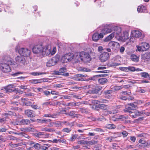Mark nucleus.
Masks as SVG:
<instances>
[{
	"mask_svg": "<svg viewBox=\"0 0 150 150\" xmlns=\"http://www.w3.org/2000/svg\"><path fill=\"white\" fill-rule=\"evenodd\" d=\"M14 64V62L11 59L7 60V63H3L0 65V68L2 71L4 73L9 72L11 71V68L10 65Z\"/></svg>",
	"mask_w": 150,
	"mask_h": 150,
	"instance_id": "nucleus-1",
	"label": "nucleus"
},
{
	"mask_svg": "<svg viewBox=\"0 0 150 150\" xmlns=\"http://www.w3.org/2000/svg\"><path fill=\"white\" fill-rule=\"evenodd\" d=\"M77 54L81 58V59L85 63L88 62L91 60V58L89 53L82 51L78 52Z\"/></svg>",
	"mask_w": 150,
	"mask_h": 150,
	"instance_id": "nucleus-2",
	"label": "nucleus"
},
{
	"mask_svg": "<svg viewBox=\"0 0 150 150\" xmlns=\"http://www.w3.org/2000/svg\"><path fill=\"white\" fill-rule=\"evenodd\" d=\"M113 29L114 30L113 33L111 34L105 38V42H108L110 40L114 37L115 34L119 35L121 33V29L120 27L114 26L113 27Z\"/></svg>",
	"mask_w": 150,
	"mask_h": 150,
	"instance_id": "nucleus-3",
	"label": "nucleus"
},
{
	"mask_svg": "<svg viewBox=\"0 0 150 150\" xmlns=\"http://www.w3.org/2000/svg\"><path fill=\"white\" fill-rule=\"evenodd\" d=\"M137 104L136 103H131L125 106L124 110L125 112H128L132 113V110H136L137 108Z\"/></svg>",
	"mask_w": 150,
	"mask_h": 150,
	"instance_id": "nucleus-4",
	"label": "nucleus"
},
{
	"mask_svg": "<svg viewBox=\"0 0 150 150\" xmlns=\"http://www.w3.org/2000/svg\"><path fill=\"white\" fill-rule=\"evenodd\" d=\"M59 60V57L58 55H56L55 57L52 58L47 63V66L51 67L55 65Z\"/></svg>",
	"mask_w": 150,
	"mask_h": 150,
	"instance_id": "nucleus-5",
	"label": "nucleus"
},
{
	"mask_svg": "<svg viewBox=\"0 0 150 150\" xmlns=\"http://www.w3.org/2000/svg\"><path fill=\"white\" fill-rule=\"evenodd\" d=\"M18 52L21 56L24 57L29 56L30 54V51L27 48H21L20 49Z\"/></svg>",
	"mask_w": 150,
	"mask_h": 150,
	"instance_id": "nucleus-6",
	"label": "nucleus"
},
{
	"mask_svg": "<svg viewBox=\"0 0 150 150\" xmlns=\"http://www.w3.org/2000/svg\"><path fill=\"white\" fill-rule=\"evenodd\" d=\"M51 53V48L48 45H46L41 50V54L43 56L49 55Z\"/></svg>",
	"mask_w": 150,
	"mask_h": 150,
	"instance_id": "nucleus-7",
	"label": "nucleus"
},
{
	"mask_svg": "<svg viewBox=\"0 0 150 150\" xmlns=\"http://www.w3.org/2000/svg\"><path fill=\"white\" fill-rule=\"evenodd\" d=\"M110 57V55L108 53L104 52L100 56V59L101 62H105L108 60Z\"/></svg>",
	"mask_w": 150,
	"mask_h": 150,
	"instance_id": "nucleus-8",
	"label": "nucleus"
},
{
	"mask_svg": "<svg viewBox=\"0 0 150 150\" xmlns=\"http://www.w3.org/2000/svg\"><path fill=\"white\" fill-rule=\"evenodd\" d=\"M42 49V45H38L35 46L33 48L32 50L34 53L40 54H41V50Z\"/></svg>",
	"mask_w": 150,
	"mask_h": 150,
	"instance_id": "nucleus-9",
	"label": "nucleus"
},
{
	"mask_svg": "<svg viewBox=\"0 0 150 150\" xmlns=\"http://www.w3.org/2000/svg\"><path fill=\"white\" fill-rule=\"evenodd\" d=\"M109 46L112 49L116 50L119 47L120 45L117 42L111 41L109 43Z\"/></svg>",
	"mask_w": 150,
	"mask_h": 150,
	"instance_id": "nucleus-10",
	"label": "nucleus"
},
{
	"mask_svg": "<svg viewBox=\"0 0 150 150\" xmlns=\"http://www.w3.org/2000/svg\"><path fill=\"white\" fill-rule=\"evenodd\" d=\"M142 35V33L139 31L133 30L131 32V37L132 38H139L141 37Z\"/></svg>",
	"mask_w": 150,
	"mask_h": 150,
	"instance_id": "nucleus-11",
	"label": "nucleus"
},
{
	"mask_svg": "<svg viewBox=\"0 0 150 150\" xmlns=\"http://www.w3.org/2000/svg\"><path fill=\"white\" fill-rule=\"evenodd\" d=\"M112 92V91L111 90H105L103 91V94L105 95V97L108 99H110L111 98L112 95L110 94Z\"/></svg>",
	"mask_w": 150,
	"mask_h": 150,
	"instance_id": "nucleus-12",
	"label": "nucleus"
},
{
	"mask_svg": "<svg viewBox=\"0 0 150 150\" xmlns=\"http://www.w3.org/2000/svg\"><path fill=\"white\" fill-rule=\"evenodd\" d=\"M15 59L16 61L18 63L23 64H25V59L24 57L21 55L17 56Z\"/></svg>",
	"mask_w": 150,
	"mask_h": 150,
	"instance_id": "nucleus-13",
	"label": "nucleus"
},
{
	"mask_svg": "<svg viewBox=\"0 0 150 150\" xmlns=\"http://www.w3.org/2000/svg\"><path fill=\"white\" fill-rule=\"evenodd\" d=\"M112 30H113V28L110 26L108 25V26L105 27L101 31L104 35H105L108 33H110Z\"/></svg>",
	"mask_w": 150,
	"mask_h": 150,
	"instance_id": "nucleus-14",
	"label": "nucleus"
},
{
	"mask_svg": "<svg viewBox=\"0 0 150 150\" xmlns=\"http://www.w3.org/2000/svg\"><path fill=\"white\" fill-rule=\"evenodd\" d=\"M102 88L101 86H97L94 89L89 91V92L91 93L96 94L101 90Z\"/></svg>",
	"mask_w": 150,
	"mask_h": 150,
	"instance_id": "nucleus-15",
	"label": "nucleus"
},
{
	"mask_svg": "<svg viewBox=\"0 0 150 150\" xmlns=\"http://www.w3.org/2000/svg\"><path fill=\"white\" fill-rule=\"evenodd\" d=\"M25 114L29 117H33L35 116L34 112L31 110H25Z\"/></svg>",
	"mask_w": 150,
	"mask_h": 150,
	"instance_id": "nucleus-16",
	"label": "nucleus"
},
{
	"mask_svg": "<svg viewBox=\"0 0 150 150\" xmlns=\"http://www.w3.org/2000/svg\"><path fill=\"white\" fill-rule=\"evenodd\" d=\"M14 85L12 84L8 85L7 86L4 87V89L6 90V93L8 92H11L14 91V90L11 89V88H13L14 87Z\"/></svg>",
	"mask_w": 150,
	"mask_h": 150,
	"instance_id": "nucleus-17",
	"label": "nucleus"
},
{
	"mask_svg": "<svg viewBox=\"0 0 150 150\" xmlns=\"http://www.w3.org/2000/svg\"><path fill=\"white\" fill-rule=\"evenodd\" d=\"M137 10L138 12L140 13H146L147 12L146 7L143 6H139Z\"/></svg>",
	"mask_w": 150,
	"mask_h": 150,
	"instance_id": "nucleus-18",
	"label": "nucleus"
},
{
	"mask_svg": "<svg viewBox=\"0 0 150 150\" xmlns=\"http://www.w3.org/2000/svg\"><path fill=\"white\" fill-rule=\"evenodd\" d=\"M21 131L25 132H34L35 129L33 128L28 127L26 128H21L20 129Z\"/></svg>",
	"mask_w": 150,
	"mask_h": 150,
	"instance_id": "nucleus-19",
	"label": "nucleus"
},
{
	"mask_svg": "<svg viewBox=\"0 0 150 150\" xmlns=\"http://www.w3.org/2000/svg\"><path fill=\"white\" fill-rule=\"evenodd\" d=\"M62 123L63 124L66 125L67 126L71 127L74 126V122L70 123L68 121H62Z\"/></svg>",
	"mask_w": 150,
	"mask_h": 150,
	"instance_id": "nucleus-20",
	"label": "nucleus"
},
{
	"mask_svg": "<svg viewBox=\"0 0 150 150\" xmlns=\"http://www.w3.org/2000/svg\"><path fill=\"white\" fill-rule=\"evenodd\" d=\"M46 73L42 72H33L31 73V74L33 76H38L43 74H46Z\"/></svg>",
	"mask_w": 150,
	"mask_h": 150,
	"instance_id": "nucleus-21",
	"label": "nucleus"
},
{
	"mask_svg": "<svg viewBox=\"0 0 150 150\" xmlns=\"http://www.w3.org/2000/svg\"><path fill=\"white\" fill-rule=\"evenodd\" d=\"M98 82L100 84L103 85L108 82V80L105 78H103L99 79Z\"/></svg>",
	"mask_w": 150,
	"mask_h": 150,
	"instance_id": "nucleus-22",
	"label": "nucleus"
},
{
	"mask_svg": "<svg viewBox=\"0 0 150 150\" xmlns=\"http://www.w3.org/2000/svg\"><path fill=\"white\" fill-rule=\"evenodd\" d=\"M65 55L67 57L68 62L71 61L74 57V54L72 53H69Z\"/></svg>",
	"mask_w": 150,
	"mask_h": 150,
	"instance_id": "nucleus-23",
	"label": "nucleus"
},
{
	"mask_svg": "<svg viewBox=\"0 0 150 150\" xmlns=\"http://www.w3.org/2000/svg\"><path fill=\"white\" fill-rule=\"evenodd\" d=\"M68 115L74 118L75 117H78L79 115L76 114V112L74 111H70L68 113Z\"/></svg>",
	"mask_w": 150,
	"mask_h": 150,
	"instance_id": "nucleus-24",
	"label": "nucleus"
},
{
	"mask_svg": "<svg viewBox=\"0 0 150 150\" xmlns=\"http://www.w3.org/2000/svg\"><path fill=\"white\" fill-rule=\"evenodd\" d=\"M92 40L95 42H97L99 39V34L97 33H94L92 36Z\"/></svg>",
	"mask_w": 150,
	"mask_h": 150,
	"instance_id": "nucleus-25",
	"label": "nucleus"
},
{
	"mask_svg": "<svg viewBox=\"0 0 150 150\" xmlns=\"http://www.w3.org/2000/svg\"><path fill=\"white\" fill-rule=\"evenodd\" d=\"M20 122L23 125H28L30 123V120L28 119H22L20 121Z\"/></svg>",
	"mask_w": 150,
	"mask_h": 150,
	"instance_id": "nucleus-26",
	"label": "nucleus"
},
{
	"mask_svg": "<svg viewBox=\"0 0 150 150\" xmlns=\"http://www.w3.org/2000/svg\"><path fill=\"white\" fill-rule=\"evenodd\" d=\"M38 122L43 123H45V124H47V123L48 122H51L52 120L50 119H38Z\"/></svg>",
	"mask_w": 150,
	"mask_h": 150,
	"instance_id": "nucleus-27",
	"label": "nucleus"
},
{
	"mask_svg": "<svg viewBox=\"0 0 150 150\" xmlns=\"http://www.w3.org/2000/svg\"><path fill=\"white\" fill-rule=\"evenodd\" d=\"M79 111L83 114H88L89 112V110L87 108H80Z\"/></svg>",
	"mask_w": 150,
	"mask_h": 150,
	"instance_id": "nucleus-28",
	"label": "nucleus"
},
{
	"mask_svg": "<svg viewBox=\"0 0 150 150\" xmlns=\"http://www.w3.org/2000/svg\"><path fill=\"white\" fill-rule=\"evenodd\" d=\"M130 59L134 62H137L139 61L138 57L134 54H132L131 55Z\"/></svg>",
	"mask_w": 150,
	"mask_h": 150,
	"instance_id": "nucleus-29",
	"label": "nucleus"
},
{
	"mask_svg": "<svg viewBox=\"0 0 150 150\" xmlns=\"http://www.w3.org/2000/svg\"><path fill=\"white\" fill-rule=\"evenodd\" d=\"M78 78L76 79V80L78 81H82L84 80V79L82 78L85 77V76L83 74H78L76 75Z\"/></svg>",
	"mask_w": 150,
	"mask_h": 150,
	"instance_id": "nucleus-30",
	"label": "nucleus"
},
{
	"mask_svg": "<svg viewBox=\"0 0 150 150\" xmlns=\"http://www.w3.org/2000/svg\"><path fill=\"white\" fill-rule=\"evenodd\" d=\"M41 130L43 131H46L49 132H53L54 131H55V130H54L51 128H48L47 127L42 128Z\"/></svg>",
	"mask_w": 150,
	"mask_h": 150,
	"instance_id": "nucleus-31",
	"label": "nucleus"
},
{
	"mask_svg": "<svg viewBox=\"0 0 150 150\" xmlns=\"http://www.w3.org/2000/svg\"><path fill=\"white\" fill-rule=\"evenodd\" d=\"M100 109L103 110H108L109 109V107L108 106L105 104H100Z\"/></svg>",
	"mask_w": 150,
	"mask_h": 150,
	"instance_id": "nucleus-32",
	"label": "nucleus"
},
{
	"mask_svg": "<svg viewBox=\"0 0 150 150\" xmlns=\"http://www.w3.org/2000/svg\"><path fill=\"white\" fill-rule=\"evenodd\" d=\"M106 127L109 129H112L115 128L116 126L112 124H108L106 125Z\"/></svg>",
	"mask_w": 150,
	"mask_h": 150,
	"instance_id": "nucleus-33",
	"label": "nucleus"
},
{
	"mask_svg": "<svg viewBox=\"0 0 150 150\" xmlns=\"http://www.w3.org/2000/svg\"><path fill=\"white\" fill-rule=\"evenodd\" d=\"M140 75L142 77L144 78H147L150 77V75L147 72H143L140 73Z\"/></svg>",
	"mask_w": 150,
	"mask_h": 150,
	"instance_id": "nucleus-34",
	"label": "nucleus"
},
{
	"mask_svg": "<svg viewBox=\"0 0 150 150\" xmlns=\"http://www.w3.org/2000/svg\"><path fill=\"white\" fill-rule=\"evenodd\" d=\"M141 45L143 48L145 49V51L148 49L149 47L148 44L146 42L141 43Z\"/></svg>",
	"mask_w": 150,
	"mask_h": 150,
	"instance_id": "nucleus-35",
	"label": "nucleus"
},
{
	"mask_svg": "<svg viewBox=\"0 0 150 150\" xmlns=\"http://www.w3.org/2000/svg\"><path fill=\"white\" fill-rule=\"evenodd\" d=\"M30 82L32 83L37 84L41 83L42 81L39 79H32L30 81Z\"/></svg>",
	"mask_w": 150,
	"mask_h": 150,
	"instance_id": "nucleus-36",
	"label": "nucleus"
},
{
	"mask_svg": "<svg viewBox=\"0 0 150 150\" xmlns=\"http://www.w3.org/2000/svg\"><path fill=\"white\" fill-rule=\"evenodd\" d=\"M144 112L143 110L140 111H136L134 112V114L136 116H139L142 115H143V113Z\"/></svg>",
	"mask_w": 150,
	"mask_h": 150,
	"instance_id": "nucleus-37",
	"label": "nucleus"
},
{
	"mask_svg": "<svg viewBox=\"0 0 150 150\" xmlns=\"http://www.w3.org/2000/svg\"><path fill=\"white\" fill-rule=\"evenodd\" d=\"M137 137H139L147 138L149 137V135L147 133H143L138 134L137 135Z\"/></svg>",
	"mask_w": 150,
	"mask_h": 150,
	"instance_id": "nucleus-38",
	"label": "nucleus"
},
{
	"mask_svg": "<svg viewBox=\"0 0 150 150\" xmlns=\"http://www.w3.org/2000/svg\"><path fill=\"white\" fill-rule=\"evenodd\" d=\"M62 121L54 122V125L56 127H62Z\"/></svg>",
	"mask_w": 150,
	"mask_h": 150,
	"instance_id": "nucleus-39",
	"label": "nucleus"
},
{
	"mask_svg": "<svg viewBox=\"0 0 150 150\" xmlns=\"http://www.w3.org/2000/svg\"><path fill=\"white\" fill-rule=\"evenodd\" d=\"M61 61L63 63L67 62H68L67 60V57L65 54L62 57L61 59Z\"/></svg>",
	"mask_w": 150,
	"mask_h": 150,
	"instance_id": "nucleus-40",
	"label": "nucleus"
},
{
	"mask_svg": "<svg viewBox=\"0 0 150 150\" xmlns=\"http://www.w3.org/2000/svg\"><path fill=\"white\" fill-rule=\"evenodd\" d=\"M98 142L95 140L87 141V145H93L96 144Z\"/></svg>",
	"mask_w": 150,
	"mask_h": 150,
	"instance_id": "nucleus-41",
	"label": "nucleus"
},
{
	"mask_svg": "<svg viewBox=\"0 0 150 150\" xmlns=\"http://www.w3.org/2000/svg\"><path fill=\"white\" fill-rule=\"evenodd\" d=\"M78 135L77 134H72L71 137L70 138L69 140L71 141H75V139L77 138Z\"/></svg>",
	"mask_w": 150,
	"mask_h": 150,
	"instance_id": "nucleus-42",
	"label": "nucleus"
},
{
	"mask_svg": "<svg viewBox=\"0 0 150 150\" xmlns=\"http://www.w3.org/2000/svg\"><path fill=\"white\" fill-rule=\"evenodd\" d=\"M33 146L36 149H41V146L40 144L39 143H35L33 145Z\"/></svg>",
	"mask_w": 150,
	"mask_h": 150,
	"instance_id": "nucleus-43",
	"label": "nucleus"
},
{
	"mask_svg": "<svg viewBox=\"0 0 150 150\" xmlns=\"http://www.w3.org/2000/svg\"><path fill=\"white\" fill-rule=\"evenodd\" d=\"M107 75L106 74H99V75H96L95 76H94L92 78H91V79L93 80H95V78L96 77L98 78L99 77H100L101 76H106Z\"/></svg>",
	"mask_w": 150,
	"mask_h": 150,
	"instance_id": "nucleus-44",
	"label": "nucleus"
},
{
	"mask_svg": "<svg viewBox=\"0 0 150 150\" xmlns=\"http://www.w3.org/2000/svg\"><path fill=\"white\" fill-rule=\"evenodd\" d=\"M77 144H86L87 145V141L84 140H82L78 141Z\"/></svg>",
	"mask_w": 150,
	"mask_h": 150,
	"instance_id": "nucleus-45",
	"label": "nucleus"
},
{
	"mask_svg": "<svg viewBox=\"0 0 150 150\" xmlns=\"http://www.w3.org/2000/svg\"><path fill=\"white\" fill-rule=\"evenodd\" d=\"M71 128H65L62 130V132L67 133H69L71 131Z\"/></svg>",
	"mask_w": 150,
	"mask_h": 150,
	"instance_id": "nucleus-46",
	"label": "nucleus"
},
{
	"mask_svg": "<svg viewBox=\"0 0 150 150\" xmlns=\"http://www.w3.org/2000/svg\"><path fill=\"white\" fill-rule=\"evenodd\" d=\"M127 69L128 72L129 71H130L132 72L135 71V68L134 67L129 66L127 67Z\"/></svg>",
	"mask_w": 150,
	"mask_h": 150,
	"instance_id": "nucleus-47",
	"label": "nucleus"
},
{
	"mask_svg": "<svg viewBox=\"0 0 150 150\" xmlns=\"http://www.w3.org/2000/svg\"><path fill=\"white\" fill-rule=\"evenodd\" d=\"M116 138L115 137L111 136L106 138V140L110 142H111L115 140Z\"/></svg>",
	"mask_w": 150,
	"mask_h": 150,
	"instance_id": "nucleus-48",
	"label": "nucleus"
},
{
	"mask_svg": "<svg viewBox=\"0 0 150 150\" xmlns=\"http://www.w3.org/2000/svg\"><path fill=\"white\" fill-rule=\"evenodd\" d=\"M80 70L83 71L89 72L91 71V69H89L84 67H81Z\"/></svg>",
	"mask_w": 150,
	"mask_h": 150,
	"instance_id": "nucleus-49",
	"label": "nucleus"
},
{
	"mask_svg": "<svg viewBox=\"0 0 150 150\" xmlns=\"http://www.w3.org/2000/svg\"><path fill=\"white\" fill-rule=\"evenodd\" d=\"M41 149L43 150H52V149L49 147L45 146H41Z\"/></svg>",
	"mask_w": 150,
	"mask_h": 150,
	"instance_id": "nucleus-50",
	"label": "nucleus"
},
{
	"mask_svg": "<svg viewBox=\"0 0 150 150\" xmlns=\"http://www.w3.org/2000/svg\"><path fill=\"white\" fill-rule=\"evenodd\" d=\"M67 69L66 68L64 67H63L60 69L59 71H60L59 73H61L64 72L66 71Z\"/></svg>",
	"mask_w": 150,
	"mask_h": 150,
	"instance_id": "nucleus-51",
	"label": "nucleus"
},
{
	"mask_svg": "<svg viewBox=\"0 0 150 150\" xmlns=\"http://www.w3.org/2000/svg\"><path fill=\"white\" fill-rule=\"evenodd\" d=\"M52 104L51 102H47L44 103H42V105L43 106H47L48 105H51Z\"/></svg>",
	"mask_w": 150,
	"mask_h": 150,
	"instance_id": "nucleus-52",
	"label": "nucleus"
},
{
	"mask_svg": "<svg viewBox=\"0 0 150 150\" xmlns=\"http://www.w3.org/2000/svg\"><path fill=\"white\" fill-rule=\"evenodd\" d=\"M7 130L5 127H0V132H5Z\"/></svg>",
	"mask_w": 150,
	"mask_h": 150,
	"instance_id": "nucleus-53",
	"label": "nucleus"
},
{
	"mask_svg": "<svg viewBox=\"0 0 150 150\" xmlns=\"http://www.w3.org/2000/svg\"><path fill=\"white\" fill-rule=\"evenodd\" d=\"M137 50L139 51H145V49H144V48H143L141 45V46H137Z\"/></svg>",
	"mask_w": 150,
	"mask_h": 150,
	"instance_id": "nucleus-54",
	"label": "nucleus"
},
{
	"mask_svg": "<svg viewBox=\"0 0 150 150\" xmlns=\"http://www.w3.org/2000/svg\"><path fill=\"white\" fill-rule=\"evenodd\" d=\"M120 70L128 72L127 67H120Z\"/></svg>",
	"mask_w": 150,
	"mask_h": 150,
	"instance_id": "nucleus-55",
	"label": "nucleus"
},
{
	"mask_svg": "<svg viewBox=\"0 0 150 150\" xmlns=\"http://www.w3.org/2000/svg\"><path fill=\"white\" fill-rule=\"evenodd\" d=\"M7 138L8 139L13 140H16V137L12 135L8 136L7 137Z\"/></svg>",
	"mask_w": 150,
	"mask_h": 150,
	"instance_id": "nucleus-56",
	"label": "nucleus"
},
{
	"mask_svg": "<svg viewBox=\"0 0 150 150\" xmlns=\"http://www.w3.org/2000/svg\"><path fill=\"white\" fill-rule=\"evenodd\" d=\"M122 134L124 137H126L128 135V133L125 131H123L122 132Z\"/></svg>",
	"mask_w": 150,
	"mask_h": 150,
	"instance_id": "nucleus-57",
	"label": "nucleus"
},
{
	"mask_svg": "<svg viewBox=\"0 0 150 150\" xmlns=\"http://www.w3.org/2000/svg\"><path fill=\"white\" fill-rule=\"evenodd\" d=\"M147 60L150 61V52L147 54L146 57L145 61H146Z\"/></svg>",
	"mask_w": 150,
	"mask_h": 150,
	"instance_id": "nucleus-58",
	"label": "nucleus"
},
{
	"mask_svg": "<svg viewBox=\"0 0 150 150\" xmlns=\"http://www.w3.org/2000/svg\"><path fill=\"white\" fill-rule=\"evenodd\" d=\"M54 87L56 88H61L64 87V86L61 84H56L54 85Z\"/></svg>",
	"mask_w": 150,
	"mask_h": 150,
	"instance_id": "nucleus-59",
	"label": "nucleus"
},
{
	"mask_svg": "<svg viewBox=\"0 0 150 150\" xmlns=\"http://www.w3.org/2000/svg\"><path fill=\"white\" fill-rule=\"evenodd\" d=\"M93 130L96 132H103V129L98 128H95Z\"/></svg>",
	"mask_w": 150,
	"mask_h": 150,
	"instance_id": "nucleus-60",
	"label": "nucleus"
},
{
	"mask_svg": "<svg viewBox=\"0 0 150 150\" xmlns=\"http://www.w3.org/2000/svg\"><path fill=\"white\" fill-rule=\"evenodd\" d=\"M43 92L44 93V94L47 96H48L50 95V93L49 91H43Z\"/></svg>",
	"mask_w": 150,
	"mask_h": 150,
	"instance_id": "nucleus-61",
	"label": "nucleus"
},
{
	"mask_svg": "<svg viewBox=\"0 0 150 150\" xmlns=\"http://www.w3.org/2000/svg\"><path fill=\"white\" fill-rule=\"evenodd\" d=\"M130 140L133 142H134L136 141V138L134 136H131L130 137Z\"/></svg>",
	"mask_w": 150,
	"mask_h": 150,
	"instance_id": "nucleus-62",
	"label": "nucleus"
},
{
	"mask_svg": "<svg viewBox=\"0 0 150 150\" xmlns=\"http://www.w3.org/2000/svg\"><path fill=\"white\" fill-rule=\"evenodd\" d=\"M149 82L148 81L144 80H142L140 81L139 83H149Z\"/></svg>",
	"mask_w": 150,
	"mask_h": 150,
	"instance_id": "nucleus-63",
	"label": "nucleus"
},
{
	"mask_svg": "<svg viewBox=\"0 0 150 150\" xmlns=\"http://www.w3.org/2000/svg\"><path fill=\"white\" fill-rule=\"evenodd\" d=\"M44 134V132H39L38 133H37L36 135V136L39 137L41 135H43Z\"/></svg>",
	"mask_w": 150,
	"mask_h": 150,
	"instance_id": "nucleus-64",
	"label": "nucleus"
}]
</instances>
